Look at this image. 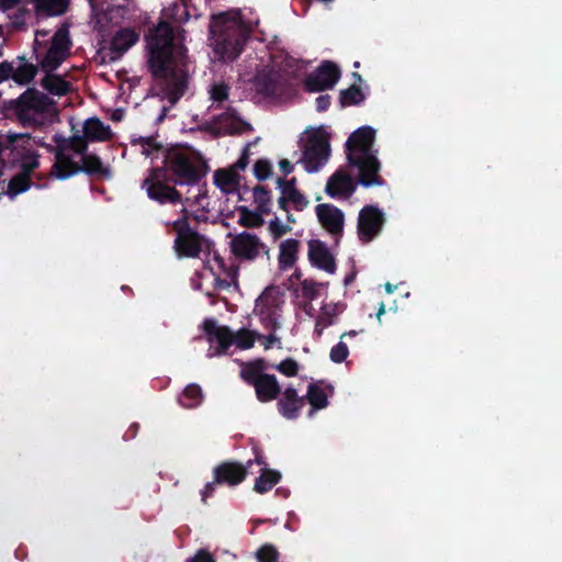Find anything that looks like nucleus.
Returning <instances> with one entry per match:
<instances>
[{
	"label": "nucleus",
	"instance_id": "nucleus-38",
	"mask_svg": "<svg viewBox=\"0 0 562 562\" xmlns=\"http://www.w3.org/2000/svg\"><path fill=\"white\" fill-rule=\"evenodd\" d=\"M254 201L257 204V210L263 215L271 212L272 195L267 186L258 184L252 190Z\"/></svg>",
	"mask_w": 562,
	"mask_h": 562
},
{
	"label": "nucleus",
	"instance_id": "nucleus-56",
	"mask_svg": "<svg viewBox=\"0 0 562 562\" xmlns=\"http://www.w3.org/2000/svg\"><path fill=\"white\" fill-rule=\"evenodd\" d=\"M315 103H316V110L318 112H324L330 105V95H328V94H321L319 97L316 98Z\"/></svg>",
	"mask_w": 562,
	"mask_h": 562
},
{
	"label": "nucleus",
	"instance_id": "nucleus-60",
	"mask_svg": "<svg viewBox=\"0 0 562 562\" xmlns=\"http://www.w3.org/2000/svg\"><path fill=\"white\" fill-rule=\"evenodd\" d=\"M139 429V425L134 423L130 426V428L126 430L125 435H124V439L125 440H130V439H133L136 437L137 435V431Z\"/></svg>",
	"mask_w": 562,
	"mask_h": 562
},
{
	"label": "nucleus",
	"instance_id": "nucleus-52",
	"mask_svg": "<svg viewBox=\"0 0 562 562\" xmlns=\"http://www.w3.org/2000/svg\"><path fill=\"white\" fill-rule=\"evenodd\" d=\"M198 131L210 134L213 138L221 137V132L217 128V122H214V116L211 121H204L196 127Z\"/></svg>",
	"mask_w": 562,
	"mask_h": 562
},
{
	"label": "nucleus",
	"instance_id": "nucleus-14",
	"mask_svg": "<svg viewBox=\"0 0 562 562\" xmlns=\"http://www.w3.org/2000/svg\"><path fill=\"white\" fill-rule=\"evenodd\" d=\"M67 168L54 176V179L57 180H67L74 176H77L80 172H83L88 176H99L105 179L111 177V171L108 167L104 166L101 158L95 154H86L81 156L80 162L78 161H69L67 162Z\"/></svg>",
	"mask_w": 562,
	"mask_h": 562
},
{
	"label": "nucleus",
	"instance_id": "nucleus-50",
	"mask_svg": "<svg viewBox=\"0 0 562 562\" xmlns=\"http://www.w3.org/2000/svg\"><path fill=\"white\" fill-rule=\"evenodd\" d=\"M337 315L336 306H324L322 314L318 316V325L329 327L334 324V317Z\"/></svg>",
	"mask_w": 562,
	"mask_h": 562
},
{
	"label": "nucleus",
	"instance_id": "nucleus-21",
	"mask_svg": "<svg viewBox=\"0 0 562 562\" xmlns=\"http://www.w3.org/2000/svg\"><path fill=\"white\" fill-rule=\"evenodd\" d=\"M214 122H217L221 137L225 135H241L252 131L250 123L243 120L233 106H227L224 112L214 115Z\"/></svg>",
	"mask_w": 562,
	"mask_h": 562
},
{
	"label": "nucleus",
	"instance_id": "nucleus-13",
	"mask_svg": "<svg viewBox=\"0 0 562 562\" xmlns=\"http://www.w3.org/2000/svg\"><path fill=\"white\" fill-rule=\"evenodd\" d=\"M385 224V215L378 206L364 205L357 222V234L361 243L368 244L380 235Z\"/></svg>",
	"mask_w": 562,
	"mask_h": 562
},
{
	"label": "nucleus",
	"instance_id": "nucleus-36",
	"mask_svg": "<svg viewBox=\"0 0 562 562\" xmlns=\"http://www.w3.org/2000/svg\"><path fill=\"white\" fill-rule=\"evenodd\" d=\"M214 184L226 194L233 193L237 190V175L231 170L217 169L214 172Z\"/></svg>",
	"mask_w": 562,
	"mask_h": 562
},
{
	"label": "nucleus",
	"instance_id": "nucleus-53",
	"mask_svg": "<svg viewBox=\"0 0 562 562\" xmlns=\"http://www.w3.org/2000/svg\"><path fill=\"white\" fill-rule=\"evenodd\" d=\"M289 199L296 211H303L310 203L307 198L300 190L292 191V194L289 195Z\"/></svg>",
	"mask_w": 562,
	"mask_h": 562
},
{
	"label": "nucleus",
	"instance_id": "nucleus-55",
	"mask_svg": "<svg viewBox=\"0 0 562 562\" xmlns=\"http://www.w3.org/2000/svg\"><path fill=\"white\" fill-rule=\"evenodd\" d=\"M187 562H215V560L209 551L201 549L194 557L189 558Z\"/></svg>",
	"mask_w": 562,
	"mask_h": 562
},
{
	"label": "nucleus",
	"instance_id": "nucleus-22",
	"mask_svg": "<svg viewBox=\"0 0 562 562\" xmlns=\"http://www.w3.org/2000/svg\"><path fill=\"white\" fill-rule=\"evenodd\" d=\"M356 189L353 178L344 169H338L328 178L325 193L333 199H349Z\"/></svg>",
	"mask_w": 562,
	"mask_h": 562
},
{
	"label": "nucleus",
	"instance_id": "nucleus-4",
	"mask_svg": "<svg viewBox=\"0 0 562 562\" xmlns=\"http://www.w3.org/2000/svg\"><path fill=\"white\" fill-rule=\"evenodd\" d=\"M5 106L22 126L40 127L55 110V101L36 88H27L16 99L9 100Z\"/></svg>",
	"mask_w": 562,
	"mask_h": 562
},
{
	"label": "nucleus",
	"instance_id": "nucleus-8",
	"mask_svg": "<svg viewBox=\"0 0 562 562\" xmlns=\"http://www.w3.org/2000/svg\"><path fill=\"white\" fill-rule=\"evenodd\" d=\"M160 167L148 169L147 177L143 180L142 188L146 190L150 200L160 204H178L182 202L181 193L173 186H169L168 176Z\"/></svg>",
	"mask_w": 562,
	"mask_h": 562
},
{
	"label": "nucleus",
	"instance_id": "nucleus-43",
	"mask_svg": "<svg viewBox=\"0 0 562 562\" xmlns=\"http://www.w3.org/2000/svg\"><path fill=\"white\" fill-rule=\"evenodd\" d=\"M257 337L260 336L256 331L249 330L247 328H240L237 333L234 334V344L241 350L250 349L254 346Z\"/></svg>",
	"mask_w": 562,
	"mask_h": 562
},
{
	"label": "nucleus",
	"instance_id": "nucleus-11",
	"mask_svg": "<svg viewBox=\"0 0 562 562\" xmlns=\"http://www.w3.org/2000/svg\"><path fill=\"white\" fill-rule=\"evenodd\" d=\"M72 42L70 40L69 30L67 25L59 27L50 41L46 54L40 59L41 69L44 72H53L59 68V66L70 55Z\"/></svg>",
	"mask_w": 562,
	"mask_h": 562
},
{
	"label": "nucleus",
	"instance_id": "nucleus-39",
	"mask_svg": "<svg viewBox=\"0 0 562 562\" xmlns=\"http://www.w3.org/2000/svg\"><path fill=\"white\" fill-rule=\"evenodd\" d=\"M366 99V95L361 88L357 85H352L349 88L341 90L339 93V102L342 108L359 105Z\"/></svg>",
	"mask_w": 562,
	"mask_h": 562
},
{
	"label": "nucleus",
	"instance_id": "nucleus-47",
	"mask_svg": "<svg viewBox=\"0 0 562 562\" xmlns=\"http://www.w3.org/2000/svg\"><path fill=\"white\" fill-rule=\"evenodd\" d=\"M348 356H349V349H348L347 344H345L344 341H339L337 345H335L330 349V353H329L330 360L335 363L344 362Z\"/></svg>",
	"mask_w": 562,
	"mask_h": 562
},
{
	"label": "nucleus",
	"instance_id": "nucleus-27",
	"mask_svg": "<svg viewBox=\"0 0 562 562\" xmlns=\"http://www.w3.org/2000/svg\"><path fill=\"white\" fill-rule=\"evenodd\" d=\"M83 134L89 142H105L111 139L112 131L99 117H89L83 123Z\"/></svg>",
	"mask_w": 562,
	"mask_h": 562
},
{
	"label": "nucleus",
	"instance_id": "nucleus-45",
	"mask_svg": "<svg viewBox=\"0 0 562 562\" xmlns=\"http://www.w3.org/2000/svg\"><path fill=\"white\" fill-rule=\"evenodd\" d=\"M272 368L289 378L296 376L300 369L297 361L293 358H286L280 363L272 366Z\"/></svg>",
	"mask_w": 562,
	"mask_h": 562
},
{
	"label": "nucleus",
	"instance_id": "nucleus-37",
	"mask_svg": "<svg viewBox=\"0 0 562 562\" xmlns=\"http://www.w3.org/2000/svg\"><path fill=\"white\" fill-rule=\"evenodd\" d=\"M132 145H140V153L151 159L158 158L159 151H165L164 146L154 136L138 137L131 140Z\"/></svg>",
	"mask_w": 562,
	"mask_h": 562
},
{
	"label": "nucleus",
	"instance_id": "nucleus-33",
	"mask_svg": "<svg viewBox=\"0 0 562 562\" xmlns=\"http://www.w3.org/2000/svg\"><path fill=\"white\" fill-rule=\"evenodd\" d=\"M231 87L225 81H214L209 87L210 100H212L211 109H224V102L229 98Z\"/></svg>",
	"mask_w": 562,
	"mask_h": 562
},
{
	"label": "nucleus",
	"instance_id": "nucleus-3",
	"mask_svg": "<svg viewBox=\"0 0 562 562\" xmlns=\"http://www.w3.org/2000/svg\"><path fill=\"white\" fill-rule=\"evenodd\" d=\"M211 45L218 60L228 64L236 60L248 38V32L240 20L221 13L213 18L210 26Z\"/></svg>",
	"mask_w": 562,
	"mask_h": 562
},
{
	"label": "nucleus",
	"instance_id": "nucleus-15",
	"mask_svg": "<svg viewBox=\"0 0 562 562\" xmlns=\"http://www.w3.org/2000/svg\"><path fill=\"white\" fill-rule=\"evenodd\" d=\"M231 250L233 255L240 260H255L260 254L270 258V250L260 238L251 233L241 232L234 235L231 240Z\"/></svg>",
	"mask_w": 562,
	"mask_h": 562
},
{
	"label": "nucleus",
	"instance_id": "nucleus-6",
	"mask_svg": "<svg viewBox=\"0 0 562 562\" xmlns=\"http://www.w3.org/2000/svg\"><path fill=\"white\" fill-rule=\"evenodd\" d=\"M54 145H48L47 150L54 155V164L49 170V177H54L67 168V162L76 161L74 155L83 156L88 151L89 139L86 135H72L64 137L61 135H54Z\"/></svg>",
	"mask_w": 562,
	"mask_h": 562
},
{
	"label": "nucleus",
	"instance_id": "nucleus-25",
	"mask_svg": "<svg viewBox=\"0 0 562 562\" xmlns=\"http://www.w3.org/2000/svg\"><path fill=\"white\" fill-rule=\"evenodd\" d=\"M305 404V397L299 396L293 386H288L277 403L279 413L286 419H296Z\"/></svg>",
	"mask_w": 562,
	"mask_h": 562
},
{
	"label": "nucleus",
	"instance_id": "nucleus-41",
	"mask_svg": "<svg viewBox=\"0 0 562 562\" xmlns=\"http://www.w3.org/2000/svg\"><path fill=\"white\" fill-rule=\"evenodd\" d=\"M237 211L240 214L238 220V224L240 226L251 228L259 227L263 224V214H261L257 209L256 211H251L247 206H238Z\"/></svg>",
	"mask_w": 562,
	"mask_h": 562
},
{
	"label": "nucleus",
	"instance_id": "nucleus-17",
	"mask_svg": "<svg viewBox=\"0 0 562 562\" xmlns=\"http://www.w3.org/2000/svg\"><path fill=\"white\" fill-rule=\"evenodd\" d=\"M251 467L252 461H247L246 464L233 460L223 461L213 468V475H215V482L234 487L246 480Z\"/></svg>",
	"mask_w": 562,
	"mask_h": 562
},
{
	"label": "nucleus",
	"instance_id": "nucleus-7",
	"mask_svg": "<svg viewBox=\"0 0 562 562\" xmlns=\"http://www.w3.org/2000/svg\"><path fill=\"white\" fill-rule=\"evenodd\" d=\"M172 228L177 233L173 241V248L179 258H198L204 245H209V240L192 229L187 216H182L172 222Z\"/></svg>",
	"mask_w": 562,
	"mask_h": 562
},
{
	"label": "nucleus",
	"instance_id": "nucleus-44",
	"mask_svg": "<svg viewBox=\"0 0 562 562\" xmlns=\"http://www.w3.org/2000/svg\"><path fill=\"white\" fill-rule=\"evenodd\" d=\"M258 562H279L280 552L272 543H265L255 553Z\"/></svg>",
	"mask_w": 562,
	"mask_h": 562
},
{
	"label": "nucleus",
	"instance_id": "nucleus-9",
	"mask_svg": "<svg viewBox=\"0 0 562 562\" xmlns=\"http://www.w3.org/2000/svg\"><path fill=\"white\" fill-rule=\"evenodd\" d=\"M330 156V144L327 137L319 131L308 135L299 160L306 172H317L323 168Z\"/></svg>",
	"mask_w": 562,
	"mask_h": 562
},
{
	"label": "nucleus",
	"instance_id": "nucleus-30",
	"mask_svg": "<svg viewBox=\"0 0 562 562\" xmlns=\"http://www.w3.org/2000/svg\"><path fill=\"white\" fill-rule=\"evenodd\" d=\"M46 75L41 80V86L44 90L53 95H67L71 90L69 81L65 80L60 75L53 72H45Z\"/></svg>",
	"mask_w": 562,
	"mask_h": 562
},
{
	"label": "nucleus",
	"instance_id": "nucleus-46",
	"mask_svg": "<svg viewBox=\"0 0 562 562\" xmlns=\"http://www.w3.org/2000/svg\"><path fill=\"white\" fill-rule=\"evenodd\" d=\"M272 173V166L268 159H259L254 165V175L259 181L268 179Z\"/></svg>",
	"mask_w": 562,
	"mask_h": 562
},
{
	"label": "nucleus",
	"instance_id": "nucleus-26",
	"mask_svg": "<svg viewBox=\"0 0 562 562\" xmlns=\"http://www.w3.org/2000/svg\"><path fill=\"white\" fill-rule=\"evenodd\" d=\"M130 1L131 0H121L119 3H109L103 1L98 4V10H91V13L99 20H104L111 24H119L130 13Z\"/></svg>",
	"mask_w": 562,
	"mask_h": 562
},
{
	"label": "nucleus",
	"instance_id": "nucleus-64",
	"mask_svg": "<svg viewBox=\"0 0 562 562\" xmlns=\"http://www.w3.org/2000/svg\"><path fill=\"white\" fill-rule=\"evenodd\" d=\"M278 340L279 338L276 335H268L267 337H265V349H270L272 345Z\"/></svg>",
	"mask_w": 562,
	"mask_h": 562
},
{
	"label": "nucleus",
	"instance_id": "nucleus-2",
	"mask_svg": "<svg viewBox=\"0 0 562 562\" xmlns=\"http://www.w3.org/2000/svg\"><path fill=\"white\" fill-rule=\"evenodd\" d=\"M164 172L175 186H195L209 172L204 157L189 146H172L164 151Z\"/></svg>",
	"mask_w": 562,
	"mask_h": 562
},
{
	"label": "nucleus",
	"instance_id": "nucleus-31",
	"mask_svg": "<svg viewBox=\"0 0 562 562\" xmlns=\"http://www.w3.org/2000/svg\"><path fill=\"white\" fill-rule=\"evenodd\" d=\"M260 474L255 481L254 491L258 494H265L276 486L282 475L279 471L269 468H260Z\"/></svg>",
	"mask_w": 562,
	"mask_h": 562
},
{
	"label": "nucleus",
	"instance_id": "nucleus-32",
	"mask_svg": "<svg viewBox=\"0 0 562 562\" xmlns=\"http://www.w3.org/2000/svg\"><path fill=\"white\" fill-rule=\"evenodd\" d=\"M20 65L13 67V81L19 86H26L31 83L38 72V66L29 63L24 56L18 57Z\"/></svg>",
	"mask_w": 562,
	"mask_h": 562
},
{
	"label": "nucleus",
	"instance_id": "nucleus-62",
	"mask_svg": "<svg viewBox=\"0 0 562 562\" xmlns=\"http://www.w3.org/2000/svg\"><path fill=\"white\" fill-rule=\"evenodd\" d=\"M24 15H25L24 9L20 10V12L15 15V18L13 20V24L15 27H22L25 24Z\"/></svg>",
	"mask_w": 562,
	"mask_h": 562
},
{
	"label": "nucleus",
	"instance_id": "nucleus-16",
	"mask_svg": "<svg viewBox=\"0 0 562 562\" xmlns=\"http://www.w3.org/2000/svg\"><path fill=\"white\" fill-rule=\"evenodd\" d=\"M340 78V69L333 61H323L321 66L304 80V89L319 92L331 89Z\"/></svg>",
	"mask_w": 562,
	"mask_h": 562
},
{
	"label": "nucleus",
	"instance_id": "nucleus-19",
	"mask_svg": "<svg viewBox=\"0 0 562 562\" xmlns=\"http://www.w3.org/2000/svg\"><path fill=\"white\" fill-rule=\"evenodd\" d=\"M202 328L207 341L211 345L214 342L217 344L214 355H226L229 347L234 344V333L231 328L228 326L218 325L214 318H205Z\"/></svg>",
	"mask_w": 562,
	"mask_h": 562
},
{
	"label": "nucleus",
	"instance_id": "nucleus-54",
	"mask_svg": "<svg viewBox=\"0 0 562 562\" xmlns=\"http://www.w3.org/2000/svg\"><path fill=\"white\" fill-rule=\"evenodd\" d=\"M9 78L13 80V65L5 60L0 63V83Z\"/></svg>",
	"mask_w": 562,
	"mask_h": 562
},
{
	"label": "nucleus",
	"instance_id": "nucleus-24",
	"mask_svg": "<svg viewBox=\"0 0 562 562\" xmlns=\"http://www.w3.org/2000/svg\"><path fill=\"white\" fill-rule=\"evenodd\" d=\"M308 260L312 266L328 273L336 271V260L324 241L311 239L308 241Z\"/></svg>",
	"mask_w": 562,
	"mask_h": 562
},
{
	"label": "nucleus",
	"instance_id": "nucleus-23",
	"mask_svg": "<svg viewBox=\"0 0 562 562\" xmlns=\"http://www.w3.org/2000/svg\"><path fill=\"white\" fill-rule=\"evenodd\" d=\"M375 138V130L371 126H362L356 130L346 143V154L371 155Z\"/></svg>",
	"mask_w": 562,
	"mask_h": 562
},
{
	"label": "nucleus",
	"instance_id": "nucleus-59",
	"mask_svg": "<svg viewBox=\"0 0 562 562\" xmlns=\"http://www.w3.org/2000/svg\"><path fill=\"white\" fill-rule=\"evenodd\" d=\"M279 168L284 173V176L290 175L294 169L293 165L288 159H281L279 161Z\"/></svg>",
	"mask_w": 562,
	"mask_h": 562
},
{
	"label": "nucleus",
	"instance_id": "nucleus-5",
	"mask_svg": "<svg viewBox=\"0 0 562 562\" xmlns=\"http://www.w3.org/2000/svg\"><path fill=\"white\" fill-rule=\"evenodd\" d=\"M268 368V361L263 358L240 363L239 376L247 385L255 389L256 397L260 403L272 402L281 394L277 376L266 373Z\"/></svg>",
	"mask_w": 562,
	"mask_h": 562
},
{
	"label": "nucleus",
	"instance_id": "nucleus-18",
	"mask_svg": "<svg viewBox=\"0 0 562 562\" xmlns=\"http://www.w3.org/2000/svg\"><path fill=\"white\" fill-rule=\"evenodd\" d=\"M315 214L322 227L335 238L344 234L345 214L334 204L321 203L315 206Z\"/></svg>",
	"mask_w": 562,
	"mask_h": 562
},
{
	"label": "nucleus",
	"instance_id": "nucleus-42",
	"mask_svg": "<svg viewBox=\"0 0 562 562\" xmlns=\"http://www.w3.org/2000/svg\"><path fill=\"white\" fill-rule=\"evenodd\" d=\"M305 400L314 409H323L328 406V397L325 391L315 383H311L307 387Z\"/></svg>",
	"mask_w": 562,
	"mask_h": 562
},
{
	"label": "nucleus",
	"instance_id": "nucleus-57",
	"mask_svg": "<svg viewBox=\"0 0 562 562\" xmlns=\"http://www.w3.org/2000/svg\"><path fill=\"white\" fill-rule=\"evenodd\" d=\"M292 191H299L296 188V178H291L286 180L284 188L282 190V194L291 195Z\"/></svg>",
	"mask_w": 562,
	"mask_h": 562
},
{
	"label": "nucleus",
	"instance_id": "nucleus-1",
	"mask_svg": "<svg viewBox=\"0 0 562 562\" xmlns=\"http://www.w3.org/2000/svg\"><path fill=\"white\" fill-rule=\"evenodd\" d=\"M145 41L148 69L155 79L164 81L167 98L175 104L187 90V79L178 68L173 29L160 21L148 30Z\"/></svg>",
	"mask_w": 562,
	"mask_h": 562
},
{
	"label": "nucleus",
	"instance_id": "nucleus-34",
	"mask_svg": "<svg viewBox=\"0 0 562 562\" xmlns=\"http://www.w3.org/2000/svg\"><path fill=\"white\" fill-rule=\"evenodd\" d=\"M69 5V0H34L37 13H45L48 16L64 14Z\"/></svg>",
	"mask_w": 562,
	"mask_h": 562
},
{
	"label": "nucleus",
	"instance_id": "nucleus-40",
	"mask_svg": "<svg viewBox=\"0 0 562 562\" xmlns=\"http://www.w3.org/2000/svg\"><path fill=\"white\" fill-rule=\"evenodd\" d=\"M31 186L32 179L19 172L10 179L5 193L10 199H14L16 195L27 191Z\"/></svg>",
	"mask_w": 562,
	"mask_h": 562
},
{
	"label": "nucleus",
	"instance_id": "nucleus-12",
	"mask_svg": "<svg viewBox=\"0 0 562 562\" xmlns=\"http://www.w3.org/2000/svg\"><path fill=\"white\" fill-rule=\"evenodd\" d=\"M348 164L357 167L359 175L357 184L364 188L382 187L385 180L380 175L381 164L374 154L371 155H355L348 154Z\"/></svg>",
	"mask_w": 562,
	"mask_h": 562
},
{
	"label": "nucleus",
	"instance_id": "nucleus-48",
	"mask_svg": "<svg viewBox=\"0 0 562 562\" xmlns=\"http://www.w3.org/2000/svg\"><path fill=\"white\" fill-rule=\"evenodd\" d=\"M269 231L274 239L282 237L283 235L291 232V227L289 225H283L279 217H274L269 222Z\"/></svg>",
	"mask_w": 562,
	"mask_h": 562
},
{
	"label": "nucleus",
	"instance_id": "nucleus-61",
	"mask_svg": "<svg viewBox=\"0 0 562 562\" xmlns=\"http://www.w3.org/2000/svg\"><path fill=\"white\" fill-rule=\"evenodd\" d=\"M289 203L291 202L289 195L286 194H281V196L278 199V206L284 212H289Z\"/></svg>",
	"mask_w": 562,
	"mask_h": 562
},
{
	"label": "nucleus",
	"instance_id": "nucleus-51",
	"mask_svg": "<svg viewBox=\"0 0 562 562\" xmlns=\"http://www.w3.org/2000/svg\"><path fill=\"white\" fill-rule=\"evenodd\" d=\"M218 485H223L221 482H215V475H213V480L207 482L204 487L200 491L201 502L204 505H207L209 498L213 497Z\"/></svg>",
	"mask_w": 562,
	"mask_h": 562
},
{
	"label": "nucleus",
	"instance_id": "nucleus-29",
	"mask_svg": "<svg viewBox=\"0 0 562 562\" xmlns=\"http://www.w3.org/2000/svg\"><path fill=\"white\" fill-rule=\"evenodd\" d=\"M139 40V33L131 27L120 29L111 41V49L114 53L123 54L134 46Z\"/></svg>",
	"mask_w": 562,
	"mask_h": 562
},
{
	"label": "nucleus",
	"instance_id": "nucleus-63",
	"mask_svg": "<svg viewBox=\"0 0 562 562\" xmlns=\"http://www.w3.org/2000/svg\"><path fill=\"white\" fill-rule=\"evenodd\" d=\"M19 1L20 0H0V7L3 10H10L14 8L19 3Z\"/></svg>",
	"mask_w": 562,
	"mask_h": 562
},
{
	"label": "nucleus",
	"instance_id": "nucleus-20",
	"mask_svg": "<svg viewBox=\"0 0 562 562\" xmlns=\"http://www.w3.org/2000/svg\"><path fill=\"white\" fill-rule=\"evenodd\" d=\"M256 91L266 97H281L288 88L286 79L273 70H261L254 79Z\"/></svg>",
	"mask_w": 562,
	"mask_h": 562
},
{
	"label": "nucleus",
	"instance_id": "nucleus-49",
	"mask_svg": "<svg viewBox=\"0 0 562 562\" xmlns=\"http://www.w3.org/2000/svg\"><path fill=\"white\" fill-rule=\"evenodd\" d=\"M318 286H319V284L317 282H315L314 280L305 279L302 282V291H303L304 296L310 300L317 299L319 295Z\"/></svg>",
	"mask_w": 562,
	"mask_h": 562
},
{
	"label": "nucleus",
	"instance_id": "nucleus-10",
	"mask_svg": "<svg viewBox=\"0 0 562 562\" xmlns=\"http://www.w3.org/2000/svg\"><path fill=\"white\" fill-rule=\"evenodd\" d=\"M31 135L27 133H19V134H8L3 143V153L5 150L16 151L18 156L12 160H21V171L20 173L29 176L35 169L40 167V155L35 151L27 149V146L31 142Z\"/></svg>",
	"mask_w": 562,
	"mask_h": 562
},
{
	"label": "nucleus",
	"instance_id": "nucleus-28",
	"mask_svg": "<svg viewBox=\"0 0 562 562\" xmlns=\"http://www.w3.org/2000/svg\"><path fill=\"white\" fill-rule=\"evenodd\" d=\"M299 249L300 241L297 239L289 238L281 241L278 257L280 270L286 271L295 265Z\"/></svg>",
	"mask_w": 562,
	"mask_h": 562
},
{
	"label": "nucleus",
	"instance_id": "nucleus-58",
	"mask_svg": "<svg viewBox=\"0 0 562 562\" xmlns=\"http://www.w3.org/2000/svg\"><path fill=\"white\" fill-rule=\"evenodd\" d=\"M254 451H255V459L251 460L252 464L257 463L258 465H261L262 468H267L268 464L266 462V458L263 457L262 451L259 450L258 448H254Z\"/></svg>",
	"mask_w": 562,
	"mask_h": 562
},
{
	"label": "nucleus",
	"instance_id": "nucleus-35",
	"mask_svg": "<svg viewBox=\"0 0 562 562\" xmlns=\"http://www.w3.org/2000/svg\"><path fill=\"white\" fill-rule=\"evenodd\" d=\"M203 400L202 389L195 383H191L182 391L178 397V403L184 408H195Z\"/></svg>",
	"mask_w": 562,
	"mask_h": 562
}]
</instances>
